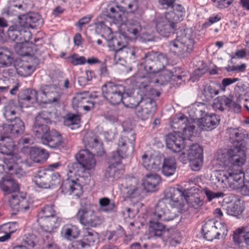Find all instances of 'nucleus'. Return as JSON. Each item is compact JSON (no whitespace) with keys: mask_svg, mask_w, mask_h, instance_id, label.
I'll list each match as a JSON object with an SVG mask.
<instances>
[{"mask_svg":"<svg viewBox=\"0 0 249 249\" xmlns=\"http://www.w3.org/2000/svg\"><path fill=\"white\" fill-rule=\"evenodd\" d=\"M165 228L163 225L153 221L149 222L148 231L151 237H160L165 232Z\"/></svg>","mask_w":249,"mask_h":249,"instance_id":"42","label":"nucleus"},{"mask_svg":"<svg viewBox=\"0 0 249 249\" xmlns=\"http://www.w3.org/2000/svg\"><path fill=\"white\" fill-rule=\"evenodd\" d=\"M49 170H40L35 175L34 182L35 184L40 188H49V181L50 175Z\"/></svg>","mask_w":249,"mask_h":249,"instance_id":"33","label":"nucleus"},{"mask_svg":"<svg viewBox=\"0 0 249 249\" xmlns=\"http://www.w3.org/2000/svg\"><path fill=\"white\" fill-rule=\"evenodd\" d=\"M233 240L241 249H249V228L241 227L234 231Z\"/></svg>","mask_w":249,"mask_h":249,"instance_id":"21","label":"nucleus"},{"mask_svg":"<svg viewBox=\"0 0 249 249\" xmlns=\"http://www.w3.org/2000/svg\"><path fill=\"white\" fill-rule=\"evenodd\" d=\"M213 5L218 9L228 7L232 4L234 0H212Z\"/></svg>","mask_w":249,"mask_h":249,"instance_id":"62","label":"nucleus"},{"mask_svg":"<svg viewBox=\"0 0 249 249\" xmlns=\"http://www.w3.org/2000/svg\"><path fill=\"white\" fill-rule=\"evenodd\" d=\"M176 188L183 193L182 200L187 206V209L188 206H190L195 209H198L203 205V200L197 196H189L187 195L186 190H182L178 188Z\"/></svg>","mask_w":249,"mask_h":249,"instance_id":"31","label":"nucleus"},{"mask_svg":"<svg viewBox=\"0 0 249 249\" xmlns=\"http://www.w3.org/2000/svg\"><path fill=\"white\" fill-rule=\"evenodd\" d=\"M116 161V159L115 160L112 158L111 160L112 163L105 171V177L109 181L112 182L118 179L121 177L123 173V170H120L117 167L120 165L121 163L120 162L119 164H117Z\"/></svg>","mask_w":249,"mask_h":249,"instance_id":"29","label":"nucleus"},{"mask_svg":"<svg viewBox=\"0 0 249 249\" xmlns=\"http://www.w3.org/2000/svg\"><path fill=\"white\" fill-rule=\"evenodd\" d=\"M41 142L43 144L53 148L60 147L63 143L61 135L55 130L49 132Z\"/></svg>","mask_w":249,"mask_h":249,"instance_id":"27","label":"nucleus"},{"mask_svg":"<svg viewBox=\"0 0 249 249\" xmlns=\"http://www.w3.org/2000/svg\"><path fill=\"white\" fill-rule=\"evenodd\" d=\"M135 134L133 132H124L119 139L118 148L115 155L112 156V158L116 159V164H119L121 159L127 155L128 149L131 147L134 148Z\"/></svg>","mask_w":249,"mask_h":249,"instance_id":"11","label":"nucleus"},{"mask_svg":"<svg viewBox=\"0 0 249 249\" xmlns=\"http://www.w3.org/2000/svg\"><path fill=\"white\" fill-rule=\"evenodd\" d=\"M99 209L101 212L110 213L116 211V206L107 197H102L99 199Z\"/></svg>","mask_w":249,"mask_h":249,"instance_id":"41","label":"nucleus"},{"mask_svg":"<svg viewBox=\"0 0 249 249\" xmlns=\"http://www.w3.org/2000/svg\"><path fill=\"white\" fill-rule=\"evenodd\" d=\"M79 222L85 226L95 227L102 223V219L96 215L95 212L87 207L80 208L76 214Z\"/></svg>","mask_w":249,"mask_h":249,"instance_id":"13","label":"nucleus"},{"mask_svg":"<svg viewBox=\"0 0 249 249\" xmlns=\"http://www.w3.org/2000/svg\"><path fill=\"white\" fill-rule=\"evenodd\" d=\"M123 52L126 53L127 57L130 59H134L138 57L137 53L139 50L134 47H130L125 46L124 48L121 51Z\"/></svg>","mask_w":249,"mask_h":249,"instance_id":"63","label":"nucleus"},{"mask_svg":"<svg viewBox=\"0 0 249 249\" xmlns=\"http://www.w3.org/2000/svg\"><path fill=\"white\" fill-rule=\"evenodd\" d=\"M51 116V112L43 110L38 114L36 118L35 121L47 124L50 122Z\"/></svg>","mask_w":249,"mask_h":249,"instance_id":"58","label":"nucleus"},{"mask_svg":"<svg viewBox=\"0 0 249 249\" xmlns=\"http://www.w3.org/2000/svg\"><path fill=\"white\" fill-rule=\"evenodd\" d=\"M15 145L10 136H2L0 138V152L7 156L5 158L2 163L6 168L7 171L16 170L17 164L21 162L19 156L17 154H14Z\"/></svg>","mask_w":249,"mask_h":249,"instance_id":"5","label":"nucleus"},{"mask_svg":"<svg viewBox=\"0 0 249 249\" xmlns=\"http://www.w3.org/2000/svg\"><path fill=\"white\" fill-rule=\"evenodd\" d=\"M0 187L5 192L10 193L18 190V184L13 178L6 177L2 178L0 181Z\"/></svg>","mask_w":249,"mask_h":249,"instance_id":"37","label":"nucleus"},{"mask_svg":"<svg viewBox=\"0 0 249 249\" xmlns=\"http://www.w3.org/2000/svg\"><path fill=\"white\" fill-rule=\"evenodd\" d=\"M219 224L214 223L213 220L207 222L202 227V231L204 237L208 241H212L213 239L218 238L221 233L224 234L227 232V228L225 224H220V232L217 231V227Z\"/></svg>","mask_w":249,"mask_h":249,"instance_id":"17","label":"nucleus"},{"mask_svg":"<svg viewBox=\"0 0 249 249\" xmlns=\"http://www.w3.org/2000/svg\"><path fill=\"white\" fill-rule=\"evenodd\" d=\"M126 94L127 96H124L122 103L127 108H135L136 109V107L140 104L141 99L144 98L139 95L133 96L131 95H128L127 93Z\"/></svg>","mask_w":249,"mask_h":249,"instance_id":"43","label":"nucleus"},{"mask_svg":"<svg viewBox=\"0 0 249 249\" xmlns=\"http://www.w3.org/2000/svg\"><path fill=\"white\" fill-rule=\"evenodd\" d=\"M73 107H82L89 111L93 107L94 103L90 101L89 93H77L72 100Z\"/></svg>","mask_w":249,"mask_h":249,"instance_id":"23","label":"nucleus"},{"mask_svg":"<svg viewBox=\"0 0 249 249\" xmlns=\"http://www.w3.org/2000/svg\"><path fill=\"white\" fill-rule=\"evenodd\" d=\"M140 36V39L144 42L149 41H154L155 40L154 35L148 31L146 30L145 28H142V32L138 35Z\"/></svg>","mask_w":249,"mask_h":249,"instance_id":"61","label":"nucleus"},{"mask_svg":"<svg viewBox=\"0 0 249 249\" xmlns=\"http://www.w3.org/2000/svg\"><path fill=\"white\" fill-rule=\"evenodd\" d=\"M79 234L78 228L71 224H66L61 228L60 235L63 238L71 240L76 238Z\"/></svg>","mask_w":249,"mask_h":249,"instance_id":"34","label":"nucleus"},{"mask_svg":"<svg viewBox=\"0 0 249 249\" xmlns=\"http://www.w3.org/2000/svg\"><path fill=\"white\" fill-rule=\"evenodd\" d=\"M194 43V39L189 36H178L175 40L170 42L169 47L178 56L186 57L192 51Z\"/></svg>","mask_w":249,"mask_h":249,"instance_id":"8","label":"nucleus"},{"mask_svg":"<svg viewBox=\"0 0 249 249\" xmlns=\"http://www.w3.org/2000/svg\"><path fill=\"white\" fill-rule=\"evenodd\" d=\"M30 154L33 160L37 163L44 162L49 157V154L46 150L38 147L32 148Z\"/></svg>","mask_w":249,"mask_h":249,"instance_id":"38","label":"nucleus"},{"mask_svg":"<svg viewBox=\"0 0 249 249\" xmlns=\"http://www.w3.org/2000/svg\"><path fill=\"white\" fill-rule=\"evenodd\" d=\"M167 13L173 14L172 15L171 17L173 18V20L178 22L182 20L185 11L181 5L174 3L173 6L171 8L169 12Z\"/></svg>","mask_w":249,"mask_h":249,"instance_id":"44","label":"nucleus"},{"mask_svg":"<svg viewBox=\"0 0 249 249\" xmlns=\"http://www.w3.org/2000/svg\"><path fill=\"white\" fill-rule=\"evenodd\" d=\"M49 174L51 175L50 178L49 179V188L59 184L60 182L59 174L57 172L54 173L51 171H49Z\"/></svg>","mask_w":249,"mask_h":249,"instance_id":"64","label":"nucleus"},{"mask_svg":"<svg viewBox=\"0 0 249 249\" xmlns=\"http://www.w3.org/2000/svg\"><path fill=\"white\" fill-rule=\"evenodd\" d=\"M66 59L69 61L73 66L82 65L86 63V58L84 56H80L77 53H73L71 55L66 57Z\"/></svg>","mask_w":249,"mask_h":249,"instance_id":"51","label":"nucleus"},{"mask_svg":"<svg viewBox=\"0 0 249 249\" xmlns=\"http://www.w3.org/2000/svg\"><path fill=\"white\" fill-rule=\"evenodd\" d=\"M203 192L206 196L207 200L209 202L214 199L223 197L225 196V194L221 191L213 192L207 188L204 189Z\"/></svg>","mask_w":249,"mask_h":249,"instance_id":"55","label":"nucleus"},{"mask_svg":"<svg viewBox=\"0 0 249 249\" xmlns=\"http://www.w3.org/2000/svg\"><path fill=\"white\" fill-rule=\"evenodd\" d=\"M85 141L86 146L93 149V152H95L98 156H102L104 153L102 143L99 142L97 137L94 136Z\"/></svg>","mask_w":249,"mask_h":249,"instance_id":"39","label":"nucleus"},{"mask_svg":"<svg viewBox=\"0 0 249 249\" xmlns=\"http://www.w3.org/2000/svg\"><path fill=\"white\" fill-rule=\"evenodd\" d=\"M35 70V67L27 63L22 65L17 69L18 74L22 77H27L31 75Z\"/></svg>","mask_w":249,"mask_h":249,"instance_id":"50","label":"nucleus"},{"mask_svg":"<svg viewBox=\"0 0 249 249\" xmlns=\"http://www.w3.org/2000/svg\"><path fill=\"white\" fill-rule=\"evenodd\" d=\"M164 197L157 203L153 215L154 218L169 221L176 217L178 213L187 210V206L182 200L181 192L175 187L165 190Z\"/></svg>","mask_w":249,"mask_h":249,"instance_id":"3","label":"nucleus"},{"mask_svg":"<svg viewBox=\"0 0 249 249\" xmlns=\"http://www.w3.org/2000/svg\"><path fill=\"white\" fill-rule=\"evenodd\" d=\"M138 195V189L135 186L127 187L124 190V196L126 198H133Z\"/></svg>","mask_w":249,"mask_h":249,"instance_id":"59","label":"nucleus"},{"mask_svg":"<svg viewBox=\"0 0 249 249\" xmlns=\"http://www.w3.org/2000/svg\"><path fill=\"white\" fill-rule=\"evenodd\" d=\"M219 121V117L215 114H206L197 120V125L201 130L209 131L214 129Z\"/></svg>","mask_w":249,"mask_h":249,"instance_id":"22","label":"nucleus"},{"mask_svg":"<svg viewBox=\"0 0 249 249\" xmlns=\"http://www.w3.org/2000/svg\"><path fill=\"white\" fill-rule=\"evenodd\" d=\"M11 121V124L6 125L3 127L4 133L9 134L10 137H16L22 134L24 129L23 122L18 118Z\"/></svg>","mask_w":249,"mask_h":249,"instance_id":"28","label":"nucleus"},{"mask_svg":"<svg viewBox=\"0 0 249 249\" xmlns=\"http://www.w3.org/2000/svg\"><path fill=\"white\" fill-rule=\"evenodd\" d=\"M141 162L147 170L157 172L160 169L161 158L157 154L146 152L142 155Z\"/></svg>","mask_w":249,"mask_h":249,"instance_id":"19","label":"nucleus"},{"mask_svg":"<svg viewBox=\"0 0 249 249\" xmlns=\"http://www.w3.org/2000/svg\"><path fill=\"white\" fill-rule=\"evenodd\" d=\"M177 164L175 159L173 157L165 158L162 166V173L166 177L173 175L176 171Z\"/></svg>","mask_w":249,"mask_h":249,"instance_id":"36","label":"nucleus"},{"mask_svg":"<svg viewBox=\"0 0 249 249\" xmlns=\"http://www.w3.org/2000/svg\"><path fill=\"white\" fill-rule=\"evenodd\" d=\"M33 131L36 137L40 138L42 141L50 131L47 124L35 121Z\"/></svg>","mask_w":249,"mask_h":249,"instance_id":"40","label":"nucleus"},{"mask_svg":"<svg viewBox=\"0 0 249 249\" xmlns=\"http://www.w3.org/2000/svg\"><path fill=\"white\" fill-rule=\"evenodd\" d=\"M102 90L104 97L110 104L116 105L123 102L125 88L122 85L108 82L102 87Z\"/></svg>","mask_w":249,"mask_h":249,"instance_id":"10","label":"nucleus"},{"mask_svg":"<svg viewBox=\"0 0 249 249\" xmlns=\"http://www.w3.org/2000/svg\"><path fill=\"white\" fill-rule=\"evenodd\" d=\"M54 209V205H46L42 209L38 214V218H48L53 216H57Z\"/></svg>","mask_w":249,"mask_h":249,"instance_id":"49","label":"nucleus"},{"mask_svg":"<svg viewBox=\"0 0 249 249\" xmlns=\"http://www.w3.org/2000/svg\"><path fill=\"white\" fill-rule=\"evenodd\" d=\"M21 42H18L14 47L15 52L19 55L26 56L29 54V53L27 51V44Z\"/></svg>","mask_w":249,"mask_h":249,"instance_id":"60","label":"nucleus"},{"mask_svg":"<svg viewBox=\"0 0 249 249\" xmlns=\"http://www.w3.org/2000/svg\"><path fill=\"white\" fill-rule=\"evenodd\" d=\"M38 222L41 229L48 232H52L58 228L61 222L59 216H53L48 218H38Z\"/></svg>","mask_w":249,"mask_h":249,"instance_id":"25","label":"nucleus"},{"mask_svg":"<svg viewBox=\"0 0 249 249\" xmlns=\"http://www.w3.org/2000/svg\"><path fill=\"white\" fill-rule=\"evenodd\" d=\"M156 109L155 101L150 97H146L141 99L140 104L135 110V113L138 118L146 120L153 116Z\"/></svg>","mask_w":249,"mask_h":249,"instance_id":"14","label":"nucleus"},{"mask_svg":"<svg viewBox=\"0 0 249 249\" xmlns=\"http://www.w3.org/2000/svg\"><path fill=\"white\" fill-rule=\"evenodd\" d=\"M18 229V224L16 222L8 223L3 224L0 227V231L7 234L11 235Z\"/></svg>","mask_w":249,"mask_h":249,"instance_id":"54","label":"nucleus"},{"mask_svg":"<svg viewBox=\"0 0 249 249\" xmlns=\"http://www.w3.org/2000/svg\"><path fill=\"white\" fill-rule=\"evenodd\" d=\"M7 34L10 40L17 43L27 42L31 37L30 32L21 26L19 21L9 27Z\"/></svg>","mask_w":249,"mask_h":249,"instance_id":"15","label":"nucleus"},{"mask_svg":"<svg viewBox=\"0 0 249 249\" xmlns=\"http://www.w3.org/2000/svg\"><path fill=\"white\" fill-rule=\"evenodd\" d=\"M43 249H60L53 236L46 235L43 239Z\"/></svg>","mask_w":249,"mask_h":249,"instance_id":"52","label":"nucleus"},{"mask_svg":"<svg viewBox=\"0 0 249 249\" xmlns=\"http://www.w3.org/2000/svg\"><path fill=\"white\" fill-rule=\"evenodd\" d=\"M122 36V30H120V32L118 36L112 38L108 43L109 47L116 52H119L126 45L129 39H124Z\"/></svg>","mask_w":249,"mask_h":249,"instance_id":"35","label":"nucleus"},{"mask_svg":"<svg viewBox=\"0 0 249 249\" xmlns=\"http://www.w3.org/2000/svg\"><path fill=\"white\" fill-rule=\"evenodd\" d=\"M216 160L217 164L228 170L213 173L212 184L215 186L216 189H240L243 195L249 196V182L244 183V173L242 168L246 161L245 151L238 146L231 148L226 152L219 151L217 153Z\"/></svg>","mask_w":249,"mask_h":249,"instance_id":"1","label":"nucleus"},{"mask_svg":"<svg viewBox=\"0 0 249 249\" xmlns=\"http://www.w3.org/2000/svg\"><path fill=\"white\" fill-rule=\"evenodd\" d=\"M99 241V235L92 230H86L84 231L82 240L77 242V247L81 248H89Z\"/></svg>","mask_w":249,"mask_h":249,"instance_id":"24","label":"nucleus"},{"mask_svg":"<svg viewBox=\"0 0 249 249\" xmlns=\"http://www.w3.org/2000/svg\"><path fill=\"white\" fill-rule=\"evenodd\" d=\"M120 5L111 7L109 9L110 13L107 16L112 18L114 20L121 22L123 20V16L125 12L134 13L138 9L137 0H116Z\"/></svg>","mask_w":249,"mask_h":249,"instance_id":"9","label":"nucleus"},{"mask_svg":"<svg viewBox=\"0 0 249 249\" xmlns=\"http://www.w3.org/2000/svg\"><path fill=\"white\" fill-rule=\"evenodd\" d=\"M160 181V177L156 174H147L143 179V185L147 192H154Z\"/></svg>","mask_w":249,"mask_h":249,"instance_id":"32","label":"nucleus"},{"mask_svg":"<svg viewBox=\"0 0 249 249\" xmlns=\"http://www.w3.org/2000/svg\"><path fill=\"white\" fill-rule=\"evenodd\" d=\"M142 63L145 71L149 73H155L163 70L168 64V59L162 53L148 52L144 54Z\"/></svg>","mask_w":249,"mask_h":249,"instance_id":"7","label":"nucleus"},{"mask_svg":"<svg viewBox=\"0 0 249 249\" xmlns=\"http://www.w3.org/2000/svg\"><path fill=\"white\" fill-rule=\"evenodd\" d=\"M178 159L183 163L189 162V166L193 171L200 170L203 162L202 148L197 144L191 145L186 154L184 152H179Z\"/></svg>","mask_w":249,"mask_h":249,"instance_id":"6","label":"nucleus"},{"mask_svg":"<svg viewBox=\"0 0 249 249\" xmlns=\"http://www.w3.org/2000/svg\"><path fill=\"white\" fill-rule=\"evenodd\" d=\"M3 114L7 121H12L17 118L15 117V106L12 102L7 103L3 107Z\"/></svg>","mask_w":249,"mask_h":249,"instance_id":"48","label":"nucleus"},{"mask_svg":"<svg viewBox=\"0 0 249 249\" xmlns=\"http://www.w3.org/2000/svg\"><path fill=\"white\" fill-rule=\"evenodd\" d=\"M243 209L237 203L229 205L227 209V213L229 215L237 216L242 213Z\"/></svg>","mask_w":249,"mask_h":249,"instance_id":"53","label":"nucleus"},{"mask_svg":"<svg viewBox=\"0 0 249 249\" xmlns=\"http://www.w3.org/2000/svg\"><path fill=\"white\" fill-rule=\"evenodd\" d=\"M229 131L230 139L232 142L239 143L243 140L244 135L238 129L230 128Z\"/></svg>","mask_w":249,"mask_h":249,"instance_id":"57","label":"nucleus"},{"mask_svg":"<svg viewBox=\"0 0 249 249\" xmlns=\"http://www.w3.org/2000/svg\"><path fill=\"white\" fill-rule=\"evenodd\" d=\"M138 87L140 90H142L143 92L145 91V95L152 97H159L160 95V93L158 90L154 89H151L149 86L146 85L143 83H141V85Z\"/></svg>","mask_w":249,"mask_h":249,"instance_id":"56","label":"nucleus"},{"mask_svg":"<svg viewBox=\"0 0 249 249\" xmlns=\"http://www.w3.org/2000/svg\"><path fill=\"white\" fill-rule=\"evenodd\" d=\"M13 61L11 53L8 50L3 48H0V65L1 66H10Z\"/></svg>","mask_w":249,"mask_h":249,"instance_id":"47","label":"nucleus"},{"mask_svg":"<svg viewBox=\"0 0 249 249\" xmlns=\"http://www.w3.org/2000/svg\"><path fill=\"white\" fill-rule=\"evenodd\" d=\"M77 162L69 164L67 172L68 178L64 181L61 186V192L65 195H73L79 197L82 194V188L78 179H72L74 176L88 178L90 177L89 171L94 169L96 160L93 154L87 149L80 150L75 155Z\"/></svg>","mask_w":249,"mask_h":249,"instance_id":"2","label":"nucleus"},{"mask_svg":"<svg viewBox=\"0 0 249 249\" xmlns=\"http://www.w3.org/2000/svg\"><path fill=\"white\" fill-rule=\"evenodd\" d=\"M39 102L52 103L57 102L60 98V89L55 85L42 87L38 91Z\"/></svg>","mask_w":249,"mask_h":249,"instance_id":"16","label":"nucleus"},{"mask_svg":"<svg viewBox=\"0 0 249 249\" xmlns=\"http://www.w3.org/2000/svg\"><path fill=\"white\" fill-rule=\"evenodd\" d=\"M142 28L140 23L135 19H131L125 24H122L120 30H122V36L124 39H129L137 37Z\"/></svg>","mask_w":249,"mask_h":249,"instance_id":"18","label":"nucleus"},{"mask_svg":"<svg viewBox=\"0 0 249 249\" xmlns=\"http://www.w3.org/2000/svg\"><path fill=\"white\" fill-rule=\"evenodd\" d=\"M9 203L12 209L18 211L29 208L26 194L24 193H18L12 195L9 200Z\"/></svg>","mask_w":249,"mask_h":249,"instance_id":"26","label":"nucleus"},{"mask_svg":"<svg viewBox=\"0 0 249 249\" xmlns=\"http://www.w3.org/2000/svg\"><path fill=\"white\" fill-rule=\"evenodd\" d=\"M38 91L31 89L21 90L18 95V103L21 107H28L35 102H39Z\"/></svg>","mask_w":249,"mask_h":249,"instance_id":"20","label":"nucleus"},{"mask_svg":"<svg viewBox=\"0 0 249 249\" xmlns=\"http://www.w3.org/2000/svg\"><path fill=\"white\" fill-rule=\"evenodd\" d=\"M80 123V116L72 113L68 114L64 120V124L70 127L71 129L79 127Z\"/></svg>","mask_w":249,"mask_h":249,"instance_id":"45","label":"nucleus"},{"mask_svg":"<svg viewBox=\"0 0 249 249\" xmlns=\"http://www.w3.org/2000/svg\"><path fill=\"white\" fill-rule=\"evenodd\" d=\"M39 18V16L37 14L32 13L19 16L18 21L21 26L28 30L29 28H34L36 26L35 24Z\"/></svg>","mask_w":249,"mask_h":249,"instance_id":"30","label":"nucleus"},{"mask_svg":"<svg viewBox=\"0 0 249 249\" xmlns=\"http://www.w3.org/2000/svg\"><path fill=\"white\" fill-rule=\"evenodd\" d=\"M174 132L166 137L167 147L175 152H181L185 147L184 140H190L195 131L194 120L184 114H178L171 123Z\"/></svg>","mask_w":249,"mask_h":249,"instance_id":"4","label":"nucleus"},{"mask_svg":"<svg viewBox=\"0 0 249 249\" xmlns=\"http://www.w3.org/2000/svg\"><path fill=\"white\" fill-rule=\"evenodd\" d=\"M231 104V101L225 96L218 97L214 100L213 107L215 110L223 111L226 107H230Z\"/></svg>","mask_w":249,"mask_h":249,"instance_id":"46","label":"nucleus"},{"mask_svg":"<svg viewBox=\"0 0 249 249\" xmlns=\"http://www.w3.org/2000/svg\"><path fill=\"white\" fill-rule=\"evenodd\" d=\"M172 13H165L164 17H158L155 20L157 32L163 36H168L170 34L174 33L177 28V22L171 17Z\"/></svg>","mask_w":249,"mask_h":249,"instance_id":"12","label":"nucleus"}]
</instances>
